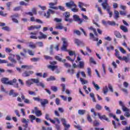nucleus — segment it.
Here are the masks:
<instances>
[{
  "label": "nucleus",
  "instance_id": "52",
  "mask_svg": "<svg viewBox=\"0 0 130 130\" xmlns=\"http://www.w3.org/2000/svg\"><path fill=\"white\" fill-rule=\"evenodd\" d=\"M0 15L2 16V17H7L8 16V13H5L3 11H0Z\"/></svg>",
  "mask_w": 130,
  "mask_h": 130
},
{
  "label": "nucleus",
  "instance_id": "39",
  "mask_svg": "<svg viewBox=\"0 0 130 130\" xmlns=\"http://www.w3.org/2000/svg\"><path fill=\"white\" fill-rule=\"evenodd\" d=\"M36 44L39 47H43V42H38L36 43Z\"/></svg>",
  "mask_w": 130,
  "mask_h": 130
},
{
  "label": "nucleus",
  "instance_id": "23",
  "mask_svg": "<svg viewBox=\"0 0 130 130\" xmlns=\"http://www.w3.org/2000/svg\"><path fill=\"white\" fill-rule=\"evenodd\" d=\"M55 28V29H58L59 30H62V29H63V26L62 23H58L56 25Z\"/></svg>",
  "mask_w": 130,
  "mask_h": 130
},
{
  "label": "nucleus",
  "instance_id": "27",
  "mask_svg": "<svg viewBox=\"0 0 130 130\" xmlns=\"http://www.w3.org/2000/svg\"><path fill=\"white\" fill-rule=\"evenodd\" d=\"M114 13L115 15L114 19H115V20H117V19L119 18V12H118L117 10H115Z\"/></svg>",
  "mask_w": 130,
  "mask_h": 130
},
{
  "label": "nucleus",
  "instance_id": "44",
  "mask_svg": "<svg viewBox=\"0 0 130 130\" xmlns=\"http://www.w3.org/2000/svg\"><path fill=\"white\" fill-rule=\"evenodd\" d=\"M84 66H85V63L84 61H79V68L80 69H83V68H84Z\"/></svg>",
  "mask_w": 130,
  "mask_h": 130
},
{
  "label": "nucleus",
  "instance_id": "64",
  "mask_svg": "<svg viewBox=\"0 0 130 130\" xmlns=\"http://www.w3.org/2000/svg\"><path fill=\"white\" fill-rule=\"evenodd\" d=\"M28 94H29V95H36V92L30 91V90H28Z\"/></svg>",
  "mask_w": 130,
  "mask_h": 130
},
{
  "label": "nucleus",
  "instance_id": "10",
  "mask_svg": "<svg viewBox=\"0 0 130 130\" xmlns=\"http://www.w3.org/2000/svg\"><path fill=\"white\" fill-rule=\"evenodd\" d=\"M119 105H120V106H121L123 111L125 112H129V109L124 106V105H123V103H122V102L121 101H120L119 102Z\"/></svg>",
  "mask_w": 130,
  "mask_h": 130
},
{
  "label": "nucleus",
  "instance_id": "31",
  "mask_svg": "<svg viewBox=\"0 0 130 130\" xmlns=\"http://www.w3.org/2000/svg\"><path fill=\"white\" fill-rule=\"evenodd\" d=\"M78 112L79 115H84L86 113V110H79Z\"/></svg>",
  "mask_w": 130,
  "mask_h": 130
},
{
  "label": "nucleus",
  "instance_id": "47",
  "mask_svg": "<svg viewBox=\"0 0 130 130\" xmlns=\"http://www.w3.org/2000/svg\"><path fill=\"white\" fill-rule=\"evenodd\" d=\"M3 30H5V31H8V32L11 31V28L8 26H4L2 28Z\"/></svg>",
  "mask_w": 130,
  "mask_h": 130
},
{
  "label": "nucleus",
  "instance_id": "3",
  "mask_svg": "<svg viewBox=\"0 0 130 130\" xmlns=\"http://www.w3.org/2000/svg\"><path fill=\"white\" fill-rule=\"evenodd\" d=\"M1 81L3 84H6V85H14V83L17 82V79L14 78L13 80L9 81V78H4L1 79Z\"/></svg>",
  "mask_w": 130,
  "mask_h": 130
},
{
  "label": "nucleus",
  "instance_id": "26",
  "mask_svg": "<svg viewBox=\"0 0 130 130\" xmlns=\"http://www.w3.org/2000/svg\"><path fill=\"white\" fill-rule=\"evenodd\" d=\"M103 92L104 95H106V94L108 93V87L107 86H105L103 87Z\"/></svg>",
  "mask_w": 130,
  "mask_h": 130
},
{
  "label": "nucleus",
  "instance_id": "25",
  "mask_svg": "<svg viewBox=\"0 0 130 130\" xmlns=\"http://www.w3.org/2000/svg\"><path fill=\"white\" fill-rule=\"evenodd\" d=\"M92 85H93V87H94L95 90H96V91H98V90H100V86H99V85H98V84H96L95 83V81H92Z\"/></svg>",
  "mask_w": 130,
  "mask_h": 130
},
{
  "label": "nucleus",
  "instance_id": "22",
  "mask_svg": "<svg viewBox=\"0 0 130 130\" xmlns=\"http://www.w3.org/2000/svg\"><path fill=\"white\" fill-rule=\"evenodd\" d=\"M120 29L122 30V31H123L125 33H126L127 32H128V30L127 29V27L123 26V25H121L120 26Z\"/></svg>",
  "mask_w": 130,
  "mask_h": 130
},
{
  "label": "nucleus",
  "instance_id": "55",
  "mask_svg": "<svg viewBox=\"0 0 130 130\" xmlns=\"http://www.w3.org/2000/svg\"><path fill=\"white\" fill-rule=\"evenodd\" d=\"M87 120L89 122H90V123H93V120H92V118H91L90 115L87 116Z\"/></svg>",
  "mask_w": 130,
  "mask_h": 130
},
{
  "label": "nucleus",
  "instance_id": "5",
  "mask_svg": "<svg viewBox=\"0 0 130 130\" xmlns=\"http://www.w3.org/2000/svg\"><path fill=\"white\" fill-rule=\"evenodd\" d=\"M61 40L63 42V45L62 47L61 48V50H62V51H68L67 49V47H68L69 45V44H68V40L64 38H62Z\"/></svg>",
  "mask_w": 130,
  "mask_h": 130
},
{
  "label": "nucleus",
  "instance_id": "2",
  "mask_svg": "<svg viewBox=\"0 0 130 130\" xmlns=\"http://www.w3.org/2000/svg\"><path fill=\"white\" fill-rule=\"evenodd\" d=\"M108 2V0H105V1L102 4V6L104 10H107L108 13L109 14L110 18H111V17H112V12L110 11L111 8L108 3H107Z\"/></svg>",
  "mask_w": 130,
  "mask_h": 130
},
{
  "label": "nucleus",
  "instance_id": "37",
  "mask_svg": "<svg viewBox=\"0 0 130 130\" xmlns=\"http://www.w3.org/2000/svg\"><path fill=\"white\" fill-rule=\"evenodd\" d=\"M48 104V101L47 100H44V101H41V104L42 106H44L45 104Z\"/></svg>",
  "mask_w": 130,
  "mask_h": 130
},
{
  "label": "nucleus",
  "instance_id": "40",
  "mask_svg": "<svg viewBox=\"0 0 130 130\" xmlns=\"http://www.w3.org/2000/svg\"><path fill=\"white\" fill-rule=\"evenodd\" d=\"M47 82H50V81H55V77L54 76H50L47 79Z\"/></svg>",
  "mask_w": 130,
  "mask_h": 130
},
{
  "label": "nucleus",
  "instance_id": "43",
  "mask_svg": "<svg viewBox=\"0 0 130 130\" xmlns=\"http://www.w3.org/2000/svg\"><path fill=\"white\" fill-rule=\"evenodd\" d=\"M95 8H98V12L100 13V15H101V16H102L103 15V13H102L101 8H100V7H98V5H95Z\"/></svg>",
  "mask_w": 130,
  "mask_h": 130
},
{
  "label": "nucleus",
  "instance_id": "14",
  "mask_svg": "<svg viewBox=\"0 0 130 130\" xmlns=\"http://www.w3.org/2000/svg\"><path fill=\"white\" fill-rule=\"evenodd\" d=\"M98 115L100 119H101V120H102V119H104V120H106V121H109V119H108V118L106 117V116L105 115H103L101 116V114H100V113H98Z\"/></svg>",
  "mask_w": 130,
  "mask_h": 130
},
{
  "label": "nucleus",
  "instance_id": "61",
  "mask_svg": "<svg viewBox=\"0 0 130 130\" xmlns=\"http://www.w3.org/2000/svg\"><path fill=\"white\" fill-rule=\"evenodd\" d=\"M11 18L12 19V21L14 22V23H19V21L17 20V19L15 18L14 16H11Z\"/></svg>",
  "mask_w": 130,
  "mask_h": 130
},
{
  "label": "nucleus",
  "instance_id": "58",
  "mask_svg": "<svg viewBox=\"0 0 130 130\" xmlns=\"http://www.w3.org/2000/svg\"><path fill=\"white\" fill-rule=\"evenodd\" d=\"M119 13L120 15H121V16H126V12L125 11H120Z\"/></svg>",
  "mask_w": 130,
  "mask_h": 130
},
{
  "label": "nucleus",
  "instance_id": "49",
  "mask_svg": "<svg viewBox=\"0 0 130 130\" xmlns=\"http://www.w3.org/2000/svg\"><path fill=\"white\" fill-rule=\"evenodd\" d=\"M21 121L23 123H28V122H29V121H30V120L29 119H26L25 118H22L21 119Z\"/></svg>",
  "mask_w": 130,
  "mask_h": 130
},
{
  "label": "nucleus",
  "instance_id": "11",
  "mask_svg": "<svg viewBox=\"0 0 130 130\" xmlns=\"http://www.w3.org/2000/svg\"><path fill=\"white\" fill-rule=\"evenodd\" d=\"M55 12L54 11L51 10V9H48V11L47 12V14L45 13L44 16L47 18V19H48L49 17H50V14H54Z\"/></svg>",
  "mask_w": 130,
  "mask_h": 130
},
{
  "label": "nucleus",
  "instance_id": "62",
  "mask_svg": "<svg viewBox=\"0 0 130 130\" xmlns=\"http://www.w3.org/2000/svg\"><path fill=\"white\" fill-rule=\"evenodd\" d=\"M51 89L52 91H54V92H56V91H57V87L56 86H51Z\"/></svg>",
  "mask_w": 130,
  "mask_h": 130
},
{
  "label": "nucleus",
  "instance_id": "9",
  "mask_svg": "<svg viewBox=\"0 0 130 130\" xmlns=\"http://www.w3.org/2000/svg\"><path fill=\"white\" fill-rule=\"evenodd\" d=\"M32 113H35L37 116H41L42 115V113L40 110H38L37 107H35V110H32Z\"/></svg>",
  "mask_w": 130,
  "mask_h": 130
},
{
  "label": "nucleus",
  "instance_id": "12",
  "mask_svg": "<svg viewBox=\"0 0 130 130\" xmlns=\"http://www.w3.org/2000/svg\"><path fill=\"white\" fill-rule=\"evenodd\" d=\"M57 3L55 2L54 3H50L49 4V8L50 9H53V10H58V7H55V5H57Z\"/></svg>",
  "mask_w": 130,
  "mask_h": 130
},
{
  "label": "nucleus",
  "instance_id": "46",
  "mask_svg": "<svg viewBox=\"0 0 130 130\" xmlns=\"http://www.w3.org/2000/svg\"><path fill=\"white\" fill-rule=\"evenodd\" d=\"M37 86L42 87V88H45V85H44V84L43 83L40 82L39 81V83H38V84H37Z\"/></svg>",
  "mask_w": 130,
  "mask_h": 130
},
{
  "label": "nucleus",
  "instance_id": "21",
  "mask_svg": "<svg viewBox=\"0 0 130 130\" xmlns=\"http://www.w3.org/2000/svg\"><path fill=\"white\" fill-rule=\"evenodd\" d=\"M40 36L38 37L39 39H45L46 37H47V36L42 32H40Z\"/></svg>",
  "mask_w": 130,
  "mask_h": 130
},
{
  "label": "nucleus",
  "instance_id": "42",
  "mask_svg": "<svg viewBox=\"0 0 130 130\" xmlns=\"http://www.w3.org/2000/svg\"><path fill=\"white\" fill-rule=\"evenodd\" d=\"M34 100H35V101H38V102H41V101H42V99H40V98L39 97H34L33 98Z\"/></svg>",
  "mask_w": 130,
  "mask_h": 130
},
{
  "label": "nucleus",
  "instance_id": "8",
  "mask_svg": "<svg viewBox=\"0 0 130 130\" xmlns=\"http://www.w3.org/2000/svg\"><path fill=\"white\" fill-rule=\"evenodd\" d=\"M73 20H74L75 22H77L79 24H82V23H83V19L80 18L79 16L77 15H73Z\"/></svg>",
  "mask_w": 130,
  "mask_h": 130
},
{
  "label": "nucleus",
  "instance_id": "59",
  "mask_svg": "<svg viewBox=\"0 0 130 130\" xmlns=\"http://www.w3.org/2000/svg\"><path fill=\"white\" fill-rule=\"evenodd\" d=\"M54 21H55V22H57V23H60V22H61L62 20H61V19L55 18H54Z\"/></svg>",
  "mask_w": 130,
  "mask_h": 130
},
{
  "label": "nucleus",
  "instance_id": "56",
  "mask_svg": "<svg viewBox=\"0 0 130 130\" xmlns=\"http://www.w3.org/2000/svg\"><path fill=\"white\" fill-rule=\"evenodd\" d=\"M61 86L62 87V92H66V84H62Z\"/></svg>",
  "mask_w": 130,
  "mask_h": 130
},
{
  "label": "nucleus",
  "instance_id": "45",
  "mask_svg": "<svg viewBox=\"0 0 130 130\" xmlns=\"http://www.w3.org/2000/svg\"><path fill=\"white\" fill-rule=\"evenodd\" d=\"M107 24H108V25H110L111 26H115L116 23L114 21H108Z\"/></svg>",
  "mask_w": 130,
  "mask_h": 130
},
{
  "label": "nucleus",
  "instance_id": "51",
  "mask_svg": "<svg viewBox=\"0 0 130 130\" xmlns=\"http://www.w3.org/2000/svg\"><path fill=\"white\" fill-rule=\"evenodd\" d=\"M95 108L96 109H98V110H101L102 109V107L99 104H96Z\"/></svg>",
  "mask_w": 130,
  "mask_h": 130
},
{
  "label": "nucleus",
  "instance_id": "32",
  "mask_svg": "<svg viewBox=\"0 0 130 130\" xmlns=\"http://www.w3.org/2000/svg\"><path fill=\"white\" fill-rule=\"evenodd\" d=\"M80 81L81 82L82 85H85V84H88V80H85L82 78H80Z\"/></svg>",
  "mask_w": 130,
  "mask_h": 130
},
{
  "label": "nucleus",
  "instance_id": "34",
  "mask_svg": "<svg viewBox=\"0 0 130 130\" xmlns=\"http://www.w3.org/2000/svg\"><path fill=\"white\" fill-rule=\"evenodd\" d=\"M109 116H110V117H113V118L117 120V121H119V119L116 118V116H115V115H113L112 113H110Z\"/></svg>",
  "mask_w": 130,
  "mask_h": 130
},
{
  "label": "nucleus",
  "instance_id": "57",
  "mask_svg": "<svg viewBox=\"0 0 130 130\" xmlns=\"http://www.w3.org/2000/svg\"><path fill=\"white\" fill-rule=\"evenodd\" d=\"M85 6V4L82 2H79L78 7L81 9V8H83Z\"/></svg>",
  "mask_w": 130,
  "mask_h": 130
},
{
  "label": "nucleus",
  "instance_id": "18",
  "mask_svg": "<svg viewBox=\"0 0 130 130\" xmlns=\"http://www.w3.org/2000/svg\"><path fill=\"white\" fill-rule=\"evenodd\" d=\"M115 56L118 58L119 60L121 59V56H120V53H119V52L118 51V50L115 49Z\"/></svg>",
  "mask_w": 130,
  "mask_h": 130
},
{
  "label": "nucleus",
  "instance_id": "4",
  "mask_svg": "<svg viewBox=\"0 0 130 130\" xmlns=\"http://www.w3.org/2000/svg\"><path fill=\"white\" fill-rule=\"evenodd\" d=\"M67 51V52H69V55H70V56H73V55H74V58L73 59H72L71 57H70L69 56H68L66 57L67 59H68V60H70V61H72V62H73V61H75V60L76 59V57H77V55L76 54V53L75 52V51H70V50H67V51Z\"/></svg>",
  "mask_w": 130,
  "mask_h": 130
},
{
  "label": "nucleus",
  "instance_id": "29",
  "mask_svg": "<svg viewBox=\"0 0 130 130\" xmlns=\"http://www.w3.org/2000/svg\"><path fill=\"white\" fill-rule=\"evenodd\" d=\"M89 30H91V31H93L94 35H95L96 36H97V35H98V34H97V31H96V29L95 28H94V27H93V26H90V27H88Z\"/></svg>",
  "mask_w": 130,
  "mask_h": 130
},
{
  "label": "nucleus",
  "instance_id": "48",
  "mask_svg": "<svg viewBox=\"0 0 130 130\" xmlns=\"http://www.w3.org/2000/svg\"><path fill=\"white\" fill-rule=\"evenodd\" d=\"M107 50L108 51H110V50H114V47L113 46L107 47Z\"/></svg>",
  "mask_w": 130,
  "mask_h": 130
},
{
  "label": "nucleus",
  "instance_id": "41",
  "mask_svg": "<svg viewBox=\"0 0 130 130\" xmlns=\"http://www.w3.org/2000/svg\"><path fill=\"white\" fill-rule=\"evenodd\" d=\"M29 47H31V48H36V43L34 44V43H30L29 44Z\"/></svg>",
  "mask_w": 130,
  "mask_h": 130
},
{
  "label": "nucleus",
  "instance_id": "54",
  "mask_svg": "<svg viewBox=\"0 0 130 130\" xmlns=\"http://www.w3.org/2000/svg\"><path fill=\"white\" fill-rule=\"evenodd\" d=\"M64 21L66 22H69V23H73V19L71 18H65Z\"/></svg>",
  "mask_w": 130,
  "mask_h": 130
},
{
  "label": "nucleus",
  "instance_id": "28",
  "mask_svg": "<svg viewBox=\"0 0 130 130\" xmlns=\"http://www.w3.org/2000/svg\"><path fill=\"white\" fill-rule=\"evenodd\" d=\"M114 35H115L116 37H117V38H121L122 37L119 31H115Z\"/></svg>",
  "mask_w": 130,
  "mask_h": 130
},
{
  "label": "nucleus",
  "instance_id": "19",
  "mask_svg": "<svg viewBox=\"0 0 130 130\" xmlns=\"http://www.w3.org/2000/svg\"><path fill=\"white\" fill-rule=\"evenodd\" d=\"M41 28V25H35V26H31L28 28V30H34L35 29H40Z\"/></svg>",
  "mask_w": 130,
  "mask_h": 130
},
{
  "label": "nucleus",
  "instance_id": "7",
  "mask_svg": "<svg viewBox=\"0 0 130 130\" xmlns=\"http://www.w3.org/2000/svg\"><path fill=\"white\" fill-rule=\"evenodd\" d=\"M61 121L62 122V124L64 127V130H68L71 127V125L67 123V120H66V119L61 118Z\"/></svg>",
  "mask_w": 130,
  "mask_h": 130
},
{
  "label": "nucleus",
  "instance_id": "20",
  "mask_svg": "<svg viewBox=\"0 0 130 130\" xmlns=\"http://www.w3.org/2000/svg\"><path fill=\"white\" fill-rule=\"evenodd\" d=\"M75 43L77 44V45H78V46H80V45H81V46H84V44L83 43V42H81V41L78 39H76L75 40Z\"/></svg>",
  "mask_w": 130,
  "mask_h": 130
},
{
  "label": "nucleus",
  "instance_id": "17",
  "mask_svg": "<svg viewBox=\"0 0 130 130\" xmlns=\"http://www.w3.org/2000/svg\"><path fill=\"white\" fill-rule=\"evenodd\" d=\"M25 84L27 87H31V85H33V81L32 79L26 80L25 81Z\"/></svg>",
  "mask_w": 130,
  "mask_h": 130
},
{
  "label": "nucleus",
  "instance_id": "6",
  "mask_svg": "<svg viewBox=\"0 0 130 130\" xmlns=\"http://www.w3.org/2000/svg\"><path fill=\"white\" fill-rule=\"evenodd\" d=\"M15 57V55L10 54V56L8 57V59L12 62V63H9L7 64V67H15V65H14V63H16L17 61L14 59Z\"/></svg>",
  "mask_w": 130,
  "mask_h": 130
},
{
  "label": "nucleus",
  "instance_id": "63",
  "mask_svg": "<svg viewBox=\"0 0 130 130\" xmlns=\"http://www.w3.org/2000/svg\"><path fill=\"white\" fill-rule=\"evenodd\" d=\"M29 118L32 120H35V119L36 120V117L33 115H29Z\"/></svg>",
  "mask_w": 130,
  "mask_h": 130
},
{
  "label": "nucleus",
  "instance_id": "60",
  "mask_svg": "<svg viewBox=\"0 0 130 130\" xmlns=\"http://www.w3.org/2000/svg\"><path fill=\"white\" fill-rule=\"evenodd\" d=\"M23 101L24 103H26V104H30L31 103V101L27 99H25Z\"/></svg>",
  "mask_w": 130,
  "mask_h": 130
},
{
  "label": "nucleus",
  "instance_id": "16",
  "mask_svg": "<svg viewBox=\"0 0 130 130\" xmlns=\"http://www.w3.org/2000/svg\"><path fill=\"white\" fill-rule=\"evenodd\" d=\"M18 95H19V93L17 92H15V90H10L9 92V95L12 96L13 97H17Z\"/></svg>",
  "mask_w": 130,
  "mask_h": 130
},
{
  "label": "nucleus",
  "instance_id": "30",
  "mask_svg": "<svg viewBox=\"0 0 130 130\" xmlns=\"http://www.w3.org/2000/svg\"><path fill=\"white\" fill-rule=\"evenodd\" d=\"M55 59H56V60H58V61H61L62 62H66L67 60L66 59L62 60L61 58H60L59 56H56Z\"/></svg>",
  "mask_w": 130,
  "mask_h": 130
},
{
  "label": "nucleus",
  "instance_id": "35",
  "mask_svg": "<svg viewBox=\"0 0 130 130\" xmlns=\"http://www.w3.org/2000/svg\"><path fill=\"white\" fill-rule=\"evenodd\" d=\"M118 48H119L120 52L123 53V54H125V53H126V51L124 50V49H123V48H122L121 47H119Z\"/></svg>",
  "mask_w": 130,
  "mask_h": 130
},
{
  "label": "nucleus",
  "instance_id": "53",
  "mask_svg": "<svg viewBox=\"0 0 130 130\" xmlns=\"http://www.w3.org/2000/svg\"><path fill=\"white\" fill-rule=\"evenodd\" d=\"M64 63V66L66 68H71V67H72V66L71 65V64L68 63V62H63Z\"/></svg>",
  "mask_w": 130,
  "mask_h": 130
},
{
  "label": "nucleus",
  "instance_id": "24",
  "mask_svg": "<svg viewBox=\"0 0 130 130\" xmlns=\"http://www.w3.org/2000/svg\"><path fill=\"white\" fill-rule=\"evenodd\" d=\"M48 68L50 69L51 71H55V70L57 69V66L49 65L48 66Z\"/></svg>",
  "mask_w": 130,
  "mask_h": 130
},
{
  "label": "nucleus",
  "instance_id": "15",
  "mask_svg": "<svg viewBox=\"0 0 130 130\" xmlns=\"http://www.w3.org/2000/svg\"><path fill=\"white\" fill-rule=\"evenodd\" d=\"M120 60H123L126 63H128L129 62H130L129 58L125 56H123V57H121V59H120Z\"/></svg>",
  "mask_w": 130,
  "mask_h": 130
},
{
  "label": "nucleus",
  "instance_id": "1",
  "mask_svg": "<svg viewBox=\"0 0 130 130\" xmlns=\"http://www.w3.org/2000/svg\"><path fill=\"white\" fill-rule=\"evenodd\" d=\"M66 6L67 8L71 9L72 12H73L74 13H77V12H79V9H78V7L76 5L74 1H71L69 3H66Z\"/></svg>",
  "mask_w": 130,
  "mask_h": 130
},
{
  "label": "nucleus",
  "instance_id": "36",
  "mask_svg": "<svg viewBox=\"0 0 130 130\" xmlns=\"http://www.w3.org/2000/svg\"><path fill=\"white\" fill-rule=\"evenodd\" d=\"M63 16H64L66 19H68V18H70L71 15L70 14V12H66L63 14Z\"/></svg>",
  "mask_w": 130,
  "mask_h": 130
},
{
  "label": "nucleus",
  "instance_id": "50",
  "mask_svg": "<svg viewBox=\"0 0 130 130\" xmlns=\"http://www.w3.org/2000/svg\"><path fill=\"white\" fill-rule=\"evenodd\" d=\"M91 68H87V75L89 76V77H91Z\"/></svg>",
  "mask_w": 130,
  "mask_h": 130
},
{
  "label": "nucleus",
  "instance_id": "13",
  "mask_svg": "<svg viewBox=\"0 0 130 130\" xmlns=\"http://www.w3.org/2000/svg\"><path fill=\"white\" fill-rule=\"evenodd\" d=\"M34 72L33 71L25 72L22 74L23 77H30L31 75H33Z\"/></svg>",
  "mask_w": 130,
  "mask_h": 130
},
{
  "label": "nucleus",
  "instance_id": "33",
  "mask_svg": "<svg viewBox=\"0 0 130 130\" xmlns=\"http://www.w3.org/2000/svg\"><path fill=\"white\" fill-rule=\"evenodd\" d=\"M90 96L91 97V98H92V101L93 102H96V99H95V94H94V93L93 92H91L89 94Z\"/></svg>",
  "mask_w": 130,
  "mask_h": 130
},
{
  "label": "nucleus",
  "instance_id": "38",
  "mask_svg": "<svg viewBox=\"0 0 130 130\" xmlns=\"http://www.w3.org/2000/svg\"><path fill=\"white\" fill-rule=\"evenodd\" d=\"M31 80L32 81V84L35 83L38 85V83L39 82V79H38L32 78Z\"/></svg>",
  "mask_w": 130,
  "mask_h": 130
}]
</instances>
